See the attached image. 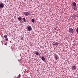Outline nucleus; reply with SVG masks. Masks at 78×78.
<instances>
[{
  "instance_id": "obj_1",
  "label": "nucleus",
  "mask_w": 78,
  "mask_h": 78,
  "mask_svg": "<svg viewBox=\"0 0 78 78\" xmlns=\"http://www.w3.org/2000/svg\"><path fill=\"white\" fill-rule=\"evenodd\" d=\"M27 30H28V31H30L31 30L32 28L31 26H27Z\"/></svg>"
},
{
  "instance_id": "obj_2",
  "label": "nucleus",
  "mask_w": 78,
  "mask_h": 78,
  "mask_svg": "<svg viewBox=\"0 0 78 78\" xmlns=\"http://www.w3.org/2000/svg\"><path fill=\"white\" fill-rule=\"evenodd\" d=\"M69 31L70 32V33H73V29L71 28H69Z\"/></svg>"
},
{
  "instance_id": "obj_3",
  "label": "nucleus",
  "mask_w": 78,
  "mask_h": 78,
  "mask_svg": "<svg viewBox=\"0 0 78 78\" xmlns=\"http://www.w3.org/2000/svg\"><path fill=\"white\" fill-rule=\"evenodd\" d=\"M24 14L26 16H30V12H24Z\"/></svg>"
},
{
  "instance_id": "obj_4",
  "label": "nucleus",
  "mask_w": 78,
  "mask_h": 78,
  "mask_svg": "<svg viewBox=\"0 0 78 78\" xmlns=\"http://www.w3.org/2000/svg\"><path fill=\"white\" fill-rule=\"evenodd\" d=\"M54 58H55V59L56 60H58V56L57 55H54Z\"/></svg>"
},
{
  "instance_id": "obj_5",
  "label": "nucleus",
  "mask_w": 78,
  "mask_h": 78,
  "mask_svg": "<svg viewBox=\"0 0 78 78\" xmlns=\"http://www.w3.org/2000/svg\"><path fill=\"white\" fill-rule=\"evenodd\" d=\"M3 3L0 4V8H3Z\"/></svg>"
},
{
  "instance_id": "obj_6",
  "label": "nucleus",
  "mask_w": 78,
  "mask_h": 78,
  "mask_svg": "<svg viewBox=\"0 0 78 78\" xmlns=\"http://www.w3.org/2000/svg\"><path fill=\"white\" fill-rule=\"evenodd\" d=\"M72 68L73 69V70H76V67L75 66H73Z\"/></svg>"
},
{
  "instance_id": "obj_7",
  "label": "nucleus",
  "mask_w": 78,
  "mask_h": 78,
  "mask_svg": "<svg viewBox=\"0 0 78 78\" xmlns=\"http://www.w3.org/2000/svg\"><path fill=\"white\" fill-rule=\"evenodd\" d=\"M41 59L42 60V61H44L45 60V58L44 57H42Z\"/></svg>"
},
{
  "instance_id": "obj_8",
  "label": "nucleus",
  "mask_w": 78,
  "mask_h": 78,
  "mask_svg": "<svg viewBox=\"0 0 78 78\" xmlns=\"http://www.w3.org/2000/svg\"><path fill=\"white\" fill-rule=\"evenodd\" d=\"M73 6H74V7H76V3L75 2H73Z\"/></svg>"
},
{
  "instance_id": "obj_9",
  "label": "nucleus",
  "mask_w": 78,
  "mask_h": 78,
  "mask_svg": "<svg viewBox=\"0 0 78 78\" xmlns=\"http://www.w3.org/2000/svg\"><path fill=\"white\" fill-rule=\"evenodd\" d=\"M78 17V15H75L74 16H73V17L74 19H76V18Z\"/></svg>"
},
{
  "instance_id": "obj_10",
  "label": "nucleus",
  "mask_w": 78,
  "mask_h": 78,
  "mask_svg": "<svg viewBox=\"0 0 78 78\" xmlns=\"http://www.w3.org/2000/svg\"><path fill=\"white\" fill-rule=\"evenodd\" d=\"M39 53H38V51H37L36 53H35V54L37 56H39Z\"/></svg>"
},
{
  "instance_id": "obj_11",
  "label": "nucleus",
  "mask_w": 78,
  "mask_h": 78,
  "mask_svg": "<svg viewBox=\"0 0 78 78\" xmlns=\"http://www.w3.org/2000/svg\"><path fill=\"white\" fill-rule=\"evenodd\" d=\"M18 19L20 20H22V18L21 17H19L18 18Z\"/></svg>"
},
{
  "instance_id": "obj_12",
  "label": "nucleus",
  "mask_w": 78,
  "mask_h": 78,
  "mask_svg": "<svg viewBox=\"0 0 78 78\" xmlns=\"http://www.w3.org/2000/svg\"><path fill=\"white\" fill-rule=\"evenodd\" d=\"M73 9L74 11H76V10H77V9L75 7L73 8Z\"/></svg>"
},
{
  "instance_id": "obj_13",
  "label": "nucleus",
  "mask_w": 78,
  "mask_h": 78,
  "mask_svg": "<svg viewBox=\"0 0 78 78\" xmlns=\"http://www.w3.org/2000/svg\"><path fill=\"white\" fill-rule=\"evenodd\" d=\"M31 22L33 23H34V19H32V20H31Z\"/></svg>"
},
{
  "instance_id": "obj_14",
  "label": "nucleus",
  "mask_w": 78,
  "mask_h": 78,
  "mask_svg": "<svg viewBox=\"0 0 78 78\" xmlns=\"http://www.w3.org/2000/svg\"><path fill=\"white\" fill-rule=\"evenodd\" d=\"M59 45V43L56 42L55 43V45Z\"/></svg>"
},
{
  "instance_id": "obj_15",
  "label": "nucleus",
  "mask_w": 78,
  "mask_h": 78,
  "mask_svg": "<svg viewBox=\"0 0 78 78\" xmlns=\"http://www.w3.org/2000/svg\"><path fill=\"white\" fill-rule=\"evenodd\" d=\"M4 37L5 38H7L8 37V36H7V35L5 34L4 35Z\"/></svg>"
},
{
  "instance_id": "obj_16",
  "label": "nucleus",
  "mask_w": 78,
  "mask_h": 78,
  "mask_svg": "<svg viewBox=\"0 0 78 78\" xmlns=\"http://www.w3.org/2000/svg\"><path fill=\"white\" fill-rule=\"evenodd\" d=\"M23 20L24 21V22H26V20H25V18H23Z\"/></svg>"
},
{
  "instance_id": "obj_17",
  "label": "nucleus",
  "mask_w": 78,
  "mask_h": 78,
  "mask_svg": "<svg viewBox=\"0 0 78 78\" xmlns=\"http://www.w3.org/2000/svg\"><path fill=\"white\" fill-rule=\"evenodd\" d=\"M23 20L24 21V22H26V20H25V18H23Z\"/></svg>"
},
{
  "instance_id": "obj_18",
  "label": "nucleus",
  "mask_w": 78,
  "mask_h": 78,
  "mask_svg": "<svg viewBox=\"0 0 78 78\" xmlns=\"http://www.w3.org/2000/svg\"><path fill=\"white\" fill-rule=\"evenodd\" d=\"M55 44H56V43H55V42H53L52 43V44H53V45H55Z\"/></svg>"
},
{
  "instance_id": "obj_19",
  "label": "nucleus",
  "mask_w": 78,
  "mask_h": 78,
  "mask_svg": "<svg viewBox=\"0 0 78 78\" xmlns=\"http://www.w3.org/2000/svg\"><path fill=\"white\" fill-rule=\"evenodd\" d=\"M5 41H8V38L5 39Z\"/></svg>"
},
{
  "instance_id": "obj_20",
  "label": "nucleus",
  "mask_w": 78,
  "mask_h": 78,
  "mask_svg": "<svg viewBox=\"0 0 78 78\" xmlns=\"http://www.w3.org/2000/svg\"><path fill=\"white\" fill-rule=\"evenodd\" d=\"M73 46H75L76 45V44H73Z\"/></svg>"
},
{
  "instance_id": "obj_21",
  "label": "nucleus",
  "mask_w": 78,
  "mask_h": 78,
  "mask_svg": "<svg viewBox=\"0 0 78 78\" xmlns=\"http://www.w3.org/2000/svg\"><path fill=\"white\" fill-rule=\"evenodd\" d=\"M40 48H42V46H40Z\"/></svg>"
},
{
  "instance_id": "obj_22",
  "label": "nucleus",
  "mask_w": 78,
  "mask_h": 78,
  "mask_svg": "<svg viewBox=\"0 0 78 78\" xmlns=\"http://www.w3.org/2000/svg\"><path fill=\"white\" fill-rule=\"evenodd\" d=\"M5 45H7V43H5Z\"/></svg>"
},
{
  "instance_id": "obj_23",
  "label": "nucleus",
  "mask_w": 78,
  "mask_h": 78,
  "mask_svg": "<svg viewBox=\"0 0 78 78\" xmlns=\"http://www.w3.org/2000/svg\"><path fill=\"white\" fill-rule=\"evenodd\" d=\"M18 77H20V75H19L18 76Z\"/></svg>"
},
{
  "instance_id": "obj_24",
  "label": "nucleus",
  "mask_w": 78,
  "mask_h": 78,
  "mask_svg": "<svg viewBox=\"0 0 78 78\" xmlns=\"http://www.w3.org/2000/svg\"><path fill=\"white\" fill-rule=\"evenodd\" d=\"M23 37H22V38H21V39H23Z\"/></svg>"
},
{
  "instance_id": "obj_25",
  "label": "nucleus",
  "mask_w": 78,
  "mask_h": 78,
  "mask_svg": "<svg viewBox=\"0 0 78 78\" xmlns=\"http://www.w3.org/2000/svg\"><path fill=\"white\" fill-rule=\"evenodd\" d=\"M27 0H23L24 1H26Z\"/></svg>"
},
{
  "instance_id": "obj_26",
  "label": "nucleus",
  "mask_w": 78,
  "mask_h": 78,
  "mask_svg": "<svg viewBox=\"0 0 78 78\" xmlns=\"http://www.w3.org/2000/svg\"><path fill=\"white\" fill-rule=\"evenodd\" d=\"M1 42L2 43V41H1Z\"/></svg>"
}]
</instances>
